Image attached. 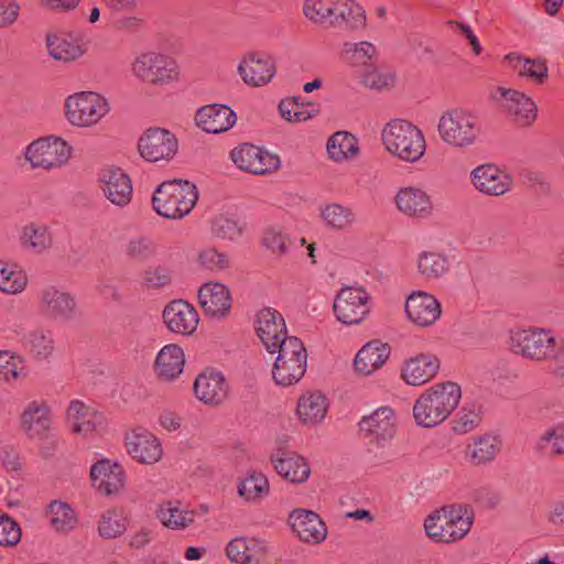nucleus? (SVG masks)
Returning <instances> with one entry per match:
<instances>
[{
    "mask_svg": "<svg viewBox=\"0 0 564 564\" xmlns=\"http://www.w3.org/2000/svg\"><path fill=\"white\" fill-rule=\"evenodd\" d=\"M462 397L460 387L452 381L427 389L413 405L415 422L423 427H434L444 422L457 406Z\"/></svg>",
    "mask_w": 564,
    "mask_h": 564,
    "instance_id": "obj_1",
    "label": "nucleus"
},
{
    "mask_svg": "<svg viewBox=\"0 0 564 564\" xmlns=\"http://www.w3.org/2000/svg\"><path fill=\"white\" fill-rule=\"evenodd\" d=\"M197 199L198 191L195 184L174 178L158 186L152 203L159 215L165 218L178 219L194 208Z\"/></svg>",
    "mask_w": 564,
    "mask_h": 564,
    "instance_id": "obj_2",
    "label": "nucleus"
},
{
    "mask_svg": "<svg viewBox=\"0 0 564 564\" xmlns=\"http://www.w3.org/2000/svg\"><path fill=\"white\" fill-rule=\"evenodd\" d=\"M381 137L387 151L405 162L419 161L426 149L422 131L406 120H391Z\"/></svg>",
    "mask_w": 564,
    "mask_h": 564,
    "instance_id": "obj_3",
    "label": "nucleus"
},
{
    "mask_svg": "<svg viewBox=\"0 0 564 564\" xmlns=\"http://www.w3.org/2000/svg\"><path fill=\"white\" fill-rule=\"evenodd\" d=\"M278 357L272 369V378L279 386L289 387L299 382L307 366V352L301 339L284 337L276 347Z\"/></svg>",
    "mask_w": 564,
    "mask_h": 564,
    "instance_id": "obj_4",
    "label": "nucleus"
},
{
    "mask_svg": "<svg viewBox=\"0 0 564 564\" xmlns=\"http://www.w3.org/2000/svg\"><path fill=\"white\" fill-rule=\"evenodd\" d=\"M437 131L442 141L455 149L475 145L480 135L477 118L463 109L445 111L438 119Z\"/></svg>",
    "mask_w": 564,
    "mask_h": 564,
    "instance_id": "obj_5",
    "label": "nucleus"
},
{
    "mask_svg": "<svg viewBox=\"0 0 564 564\" xmlns=\"http://www.w3.org/2000/svg\"><path fill=\"white\" fill-rule=\"evenodd\" d=\"M509 348L525 359L542 362L550 360L556 348V338L552 329L529 327L510 333Z\"/></svg>",
    "mask_w": 564,
    "mask_h": 564,
    "instance_id": "obj_6",
    "label": "nucleus"
},
{
    "mask_svg": "<svg viewBox=\"0 0 564 564\" xmlns=\"http://www.w3.org/2000/svg\"><path fill=\"white\" fill-rule=\"evenodd\" d=\"M132 74L142 82L163 86L176 82L180 70L176 62L164 54L145 52L137 56L131 67Z\"/></svg>",
    "mask_w": 564,
    "mask_h": 564,
    "instance_id": "obj_7",
    "label": "nucleus"
},
{
    "mask_svg": "<svg viewBox=\"0 0 564 564\" xmlns=\"http://www.w3.org/2000/svg\"><path fill=\"white\" fill-rule=\"evenodd\" d=\"M66 118L76 127H91L109 111L107 100L94 91L70 95L65 101Z\"/></svg>",
    "mask_w": 564,
    "mask_h": 564,
    "instance_id": "obj_8",
    "label": "nucleus"
},
{
    "mask_svg": "<svg viewBox=\"0 0 564 564\" xmlns=\"http://www.w3.org/2000/svg\"><path fill=\"white\" fill-rule=\"evenodd\" d=\"M72 155V147L62 138H40L26 147L24 158L34 169L52 170L64 165Z\"/></svg>",
    "mask_w": 564,
    "mask_h": 564,
    "instance_id": "obj_9",
    "label": "nucleus"
},
{
    "mask_svg": "<svg viewBox=\"0 0 564 564\" xmlns=\"http://www.w3.org/2000/svg\"><path fill=\"white\" fill-rule=\"evenodd\" d=\"M333 311L341 324L358 325L370 313V295L362 288H343L334 300Z\"/></svg>",
    "mask_w": 564,
    "mask_h": 564,
    "instance_id": "obj_10",
    "label": "nucleus"
},
{
    "mask_svg": "<svg viewBox=\"0 0 564 564\" xmlns=\"http://www.w3.org/2000/svg\"><path fill=\"white\" fill-rule=\"evenodd\" d=\"M178 149L175 135L163 128H149L140 137L138 151L149 162L170 161Z\"/></svg>",
    "mask_w": 564,
    "mask_h": 564,
    "instance_id": "obj_11",
    "label": "nucleus"
},
{
    "mask_svg": "<svg viewBox=\"0 0 564 564\" xmlns=\"http://www.w3.org/2000/svg\"><path fill=\"white\" fill-rule=\"evenodd\" d=\"M40 310L51 319L69 322L79 315L75 296L55 286H46L40 292Z\"/></svg>",
    "mask_w": 564,
    "mask_h": 564,
    "instance_id": "obj_12",
    "label": "nucleus"
},
{
    "mask_svg": "<svg viewBox=\"0 0 564 564\" xmlns=\"http://www.w3.org/2000/svg\"><path fill=\"white\" fill-rule=\"evenodd\" d=\"M232 162L242 171L267 174L279 170L280 158L249 143L235 148L230 153Z\"/></svg>",
    "mask_w": 564,
    "mask_h": 564,
    "instance_id": "obj_13",
    "label": "nucleus"
},
{
    "mask_svg": "<svg viewBox=\"0 0 564 564\" xmlns=\"http://www.w3.org/2000/svg\"><path fill=\"white\" fill-rule=\"evenodd\" d=\"M497 93L502 98V108L507 117L517 126L528 128L533 124L538 116L536 104L519 90L499 87Z\"/></svg>",
    "mask_w": 564,
    "mask_h": 564,
    "instance_id": "obj_14",
    "label": "nucleus"
},
{
    "mask_svg": "<svg viewBox=\"0 0 564 564\" xmlns=\"http://www.w3.org/2000/svg\"><path fill=\"white\" fill-rule=\"evenodd\" d=\"M275 72V62L272 57L254 52L247 53L238 65L242 80L254 87L271 82Z\"/></svg>",
    "mask_w": 564,
    "mask_h": 564,
    "instance_id": "obj_15",
    "label": "nucleus"
},
{
    "mask_svg": "<svg viewBox=\"0 0 564 564\" xmlns=\"http://www.w3.org/2000/svg\"><path fill=\"white\" fill-rule=\"evenodd\" d=\"M257 334L270 354L276 352V347L286 335L283 316L276 310L264 307L257 314Z\"/></svg>",
    "mask_w": 564,
    "mask_h": 564,
    "instance_id": "obj_16",
    "label": "nucleus"
},
{
    "mask_svg": "<svg viewBox=\"0 0 564 564\" xmlns=\"http://www.w3.org/2000/svg\"><path fill=\"white\" fill-rule=\"evenodd\" d=\"M51 412L46 401H31L21 413V430L31 438H47L52 425Z\"/></svg>",
    "mask_w": 564,
    "mask_h": 564,
    "instance_id": "obj_17",
    "label": "nucleus"
},
{
    "mask_svg": "<svg viewBox=\"0 0 564 564\" xmlns=\"http://www.w3.org/2000/svg\"><path fill=\"white\" fill-rule=\"evenodd\" d=\"M405 312L415 325L426 327L440 318L441 304L432 294L416 291L406 299Z\"/></svg>",
    "mask_w": 564,
    "mask_h": 564,
    "instance_id": "obj_18",
    "label": "nucleus"
},
{
    "mask_svg": "<svg viewBox=\"0 0 564 564\" xmlns=\"http://www.w3.org/2000/svg\"><path fill=\"white\" fill-rule=\"evenodd\" d=\"M163 319L171 332L181 335L193 334L199 322L197 311L183 300L170 302L163 311Z\"/></svg>",
    "mask_w": 564,
    "mask_h": 564,
    "instance_id": "obj_19",
    "label": "nucleus"
},
{
    "mask_svg": "<svg viewBox=\"0 0 564 564\" xmlns=\"http://www.w3.org/2000/svg\"><path fill=\"white\" fill-rule=\"evenodd\" d=\"M100 183L105 196L120 207L128 205L132 197V182L119 167H107L100 173Z\"/></svg>",
    "mask_w": 564,
    "mask_h": 564,
    "instance_id": "obj_20",
    "label": "nucleus"
},
{
    "mask_svg": "<svg viewBox=\"0 0 564 564\" xmlns=\"http://www.w3.org/2000/svg\"><path fill=\"white\" fill-rule=\"evenodd\" d=\"M471 182L479 192L500 196L509 192L512 178L494 164H482L473 170Z\"/></svg>",
    "mask_w": 564,
    "mask_h": 564,
    "instance_id": "obj_21",
    "label": "nucleus"
},
{
    "mask_svg": "<svg viewBox=\"0 0 564 564\" xmlns=\"http://www.w3.org/2000/svg\"><path fill=\"white\" fill-rule=\"evenodd\" d=\"M194 392L202 402L218 405L227 399L229 386L221 372L205 370L197 376Z\"/></svg>",
    "mask_w": 564,
    "mask_h": 564,
    "instance_id": "obj_22",
    "label": "nucleus"
},
{
    "mask_svg": "<svg viewBox=\"0 0 564 564\" xmlns=\"http://www.w3.org/2000/svg\"><path fill=\"white\" fill-rule=\"evenodd\" d=\"M290 524L304 542L321 543L327 536V529L321 517L305 509L293 510L289 517Z\"/></svg>",
    "mask_w": 564,
    "mask_h": 564,
    "instance_id": "obj_23",
    "label": "nucleus"
},
{
    "mask_svg": "<svg viewBox=\"0 0 564 564\" xmlns=\"http://www.w3.org/2000/svg\"><path fill=\"white\" fill-rule=\"evenodd\" d=\"M359 426L371 443L379 445L387 442L395 434L393 411L388 406L380 408L370 415L364 416Z\"/></svg>",
    "mask_w": 564,
    "mask_h": 564,
    "instance_id": "obj_24",
    "label": "nucleus"
},
{
    "mask_svg": "<svg viewBox=\"0 0 564 564\" xmlns=\"http://www.w3.org/2000/svg\"><path fill=\"white\" fill-rule=\"evenodd\" d=\"M440 514L443 517L445 532L448 533L452 543L467 535L475 519L473 508L463 503L444 506Z\"/></svg>",
    "mask_w": 564,
    "mask_h": 564,
    "instance_id": "obj_25",
    "label": "nucleus"
},
{
    "mask_svg": "<svg viewBox=\"0 0 564 564\" xmlns=\"http://www.w3.org/2000/svg\"><path fill=\"white\" fill-rule=\"evenodd\" d=\"M198 300L206 315L225 317L231 308L228 288L218 282H206L198 291Z\"/></svg>",
    "mask_w": 564,
    "mask_h": 564,
    "instance_id": "obj_26",
    "label": "nucleus"
},
{
    "mask_svg": "<svg viewBox=\"0 0 564 564\" xmlns=\"http://www.w3.org/2000/svg\"><path fill=\"white\" fill-rule=\"evenodd\" d=\"M90 478L95 488L107 496L117 494L124 486L122 467L107 458L98 460L91 466Z\"/></svg>",
    "mask_w": 564,
    "mask_h": 564,
    "instance_id": "obj_27",
    "label": "nucleus"
},
{
    "mask_svg": "<svg viewBox=\"0 0 564 564\" xmlns=\"http://www.w3.org/2000/svg\"><path fill=\"white\" fill-rule=\"evenodd\" d=\"M236 113L224 105L202 107L195 116L196 124L207 133H220L229 130L236 122Z\"/></svg>",
    "mask_w": 564,
    "mask_h": 564,
    "instance_id": "obj_28",
    "label": "nucleus"
},
{
    "mask_svg": "<svg viewBox=\"0 0 564 564\" xmlns=\"http://www.w3.org/2000/svg\"><path fill=\"white\" fill-rule=\"evenodd\" d=\"M274 469L284 479L291 482H304L311 474V468L304 457L289 453L284 449H278L270 457Z\"/></svg>",
    "mask_w": 564,
    "mask_h": 564,
    "instance_id": "obj_29",
    "label": "nucleus"
},
{
    "mask_svg": "<svg viewBox=\"0 0 564 564\" xmlns=\"http://www.w3.org/2000/svg\"><path fill=\"white\" fill-rule=\"evenodd\" d=\"M66 420L74 434L86 435L104 424L101 414L79 400L70 401Z\"/></svg>",
    "mask_w": 564,
    "mask_h": 564,
    "instance_id": "obj_30",
    "label": "nucleus"
},
{
    "mask_svg": "<svg viewBox=\"0 0 564 564\" xmlns=\"http://www.w3.org/2000/svg\"><path fill=\"white\" fill-rule=\"evenodd\" d=\"M395 204L403 214L417 218L427 217L433 209L430 196L423 189L411 186L398 192Z\"/></svg>",
    "mask_w": 564,
    "mask_h": 564,
    "instance_id": "obj_31",
    "label": "nucleus"
},
{
    "mask_svg": "<svg viewBox=\"0 0 564 564\" xmlns=\"http://www.w3.org/2000/svg\"><path fill=\"white\" fill-rule=\"evenodd\" d=\"M440 369V361L433 355L421 354L408 360L402 378L408 384L420 386L431 380Z\"/></svg>",
    "mask_w": 564,
    "mask_h": 564,
    "instance_id": "obj_32",
    "label": "nucleus"
},
{
    "mask_svg": "<svg viewBox=\"0 0 564 564\" xmlns=\"http://www.w3.org/2000/svg\"><path fill=\"white\" fill-rule=\"evenodd\" d=\"M389 355L388 344L377 340L369 341L357 352L354 361L355 370L364 376L371 375L383 366Z\"/></svg>",
    "mask_w": 564,
    "mask_h": 564,
    "instance_id": "obj_33",
    "label": "nucleus"
},
{
    "mask_svg": "<svg viewBox=\"0 0 564 564\" xmlns=\"http://www.w3.org/2000/svg\"><path fill=\"white\" fill-rule=\"evenodd\" d=\"M127 448L130 455L142 464H154L162 457L160 441L150 433H134L128 437Z\"/></svg>",
    "mask_w": 564,
    "mask_h": 564,
    "instance_id": "obj_34",
    "label": "nucleus"
},
{
    "mask_svg": "<svg viewBox=\"0 0 564 564\" xmlns=\"http://www.w3.org/2000/svg\"><path fill=\"white\" fill-rule=\"evenodd\" d=\"M184 364L185 357L182 348L170 344L164 346L158 354L155 370L160 378L172 380L182 373Z\"/></svg>",
    "mask_w": 564,
    "mask_h": 564,
    "instance_id": "obj_35",
    "label": "nucleus"
},
{
    "mask_svg": "<svg viewBox=\"0 0 564 564\" xmlns=\"http://www.w3.org/2000/svg\"><path fill=\"white\" fill-rule=\"evenodd\" d=\"M328 403L319 392L302 395L297 402V415L304 424H317L326 415Z\"/></svg>",
    "mask_w": 564,
    "mask_h": 564,
    "instance_id": "obj_36",
    "label": "nucleus"
},
{
    "mask_svg": "<svg viewBox=\"0 0 564 564\" xmlns=\"http://www.w3.org/2000/svg\"><path fill=\"white\" fill-rule=\"evenodd\" d=\"M499 451V442L491 435L475 438L465 449V458L474 466L491 462Z\"/></svg>",
    "mask_w": 564,
    "mask_h": 564,
    "instance_id": "obj_37",
    "label": "nucleus"
},
{
    "mask_svg": "<svg viewBox=\"0 0 564 564\" xmlns=\"http://www.w3.org/2000/svg\"><path fill=\"white\" fill-rule=\"evenodd\" d=\"M339 3L334 0H306L303 10L308 20L333 26V20L341 12Z\"/></svg>",
    "mask_w": 564,
    "mask_h": 564,
    "instance_id": "obj_38",
    "label": "nucleus"
},
{
    "mask_svg": "<svg viewBox=\"0 0 564 564\" xmlns=\"http://www.w3.org/2000/svg\"><path fill=\"white\" fill-rule=\"evenodd\" d=\"M327 152L332 160L340 162L355 158L359 148L356 138L351 133L338 131L329 138Z\"/></svg>",
    "mask_w": 564,
    "mask_h": 564,
    "instance_id": "obj_39",
    "label": "nucleus"
},
{
    "mask_svg": "<svg viewBox=\"0 0 564 564\" xmlns=\"http://www.w3.org/2000/svg\"><path fill=\"white\" fill-rule=\"evenodd\" d=\"M506 58L520 76L530 77L538 84H543L549 77V67L545 59L523 58L516 53L508 54Z\"/></svg>",
    "mask_w": 564,
    "mask_h": 564,
    "instance_id": "obj_40",
    "label": "nucleus"
},
{
    "mask_svg": "<svg viewBox=\"0 0 564 564\" xmlns=\"http://www.w3.org/2000/svg\"><path fill=\"white\" fill-rule=\"evenodd\" d=\"M339 6L341 12L333 20V26L348 31H356L366 26V14L360 6L347 0H340Z\"/></svg>",
    "mask_w": 564,
    "mask_h": 564,
    "instance_id": "obj_41",
    "label": "nucleus"
},
{
    "mask_svg": "<svg viewBox=\"0 0 564 564\" xmlns=\"http://www.w3.org/2000/svg\"><path fill=\"white\" fill-rule=\"evenodd\" d=\"M417 270L419 273L426 280H438L448 270L447 259L441 253L424 251L419 254Z\"/></svg>",
    "mask_w": 564,
    "mask_h": 564,
    "instance_id": "obj_42",
    "label": "nucleus"
},
{
    "mask_svg": "<svg viewBox=\"0 0 564 564\" xmlns=\"http://www.w3.org/2000/svg\"><path fill=\"white\" fill-rule=\"evenodd\" d=\"M46 46L50 55L56 61L73 62L84 54L80 45L69 42L63 36L48 34Z\"/></svg>",
    "mask_w": 564,
    "mask_h": 564,
    "instance_id": "obj_43",
    "label": "nucleus"
},
{
    "mask_svg": "<svg viewBox=\"0 0 564 564\" xmlns=\"http://www.w3.org/2000/svg\"><path fill=\"white\" fill-rule=\"evenodd\" d=\"M269 492V482L267 477L253 471L245 478L238 486V494L248 501H254L267 496Z\"/></svg>",
    "mask_w": 564,
    "mask_h": 564,
    "instance_id": "obj_44",
    "label": "nucleus"
},
{
    "mask_svg": "<svg viewBox=\"0 0 564 564\" xmlns=\"http://www.w3.org/2000/svg\"><path fill=\"white\" fill-rule=\"evenodd\" d=\"M127 530L122 514L116 509L106 510L98 523V533L104 539H116Z\"/></svg>",
    "mask_w": 564,
    "mask_h": 564,
    "instance_id": "obj_45",
    "label": "nucleus"
},
{
    "mask_svg": "<svg viewBox=\"0 0 564 564\" xmlns=\"http://www.w3.org/2000/svg\"><path fill=\"white\" fill-rule=\"evenodd\" d=\"M194 511L180 510L171 502L161 506L158 517L163 525L171 529H184L194 522Z\"/></svg>",
    "mask_w": 564,
    "mask_h": 564,
    "instance_id": "obj_46",
    "label": "nucleus"
},
{
    "mask_svg": "<svg viewBox=\"0 0 564 564\" xmlns=\"http://www.w3.org/2000/svg\"><path fill=\"white\" fill-rule=\"evenodd\" d=\"M51 512V525L61 532L72 530L76 522V514L74 510L65 502L53 501L48 506Z\"/></svg>",
    "mask_w": 564,
    "mask_h": 564,
    "instance_id": "obj_47",
    "label": "nucleus"
},
{
    "mask_svg": "<svg viewBox=\"0 0 564 564\" xmlns=\"http://www.w3.org/2000/svg\"><path fill=\"white\" fill-rule=\"evenodd\" d=\"M322 216L328 226L338 230L346 229L355 223L352 210L340 204L327 205Z\"/></svg>",
    "mask_w": 564,
    "mask_h": 564,
    "instance_id": "obj_48",
    "label": "nucleus"
},
{
    "mask_svg": "<svg viewBox=\"0 0 564 564\" xmlns=\"http://www.w3.org/2000/svg\"><path fill=\"white\" fill-rule=\"evenodd\" d=\"M31 350L41 359H47L54 351V339L51 330L36 328L30 332Z\"/></svg>",
    "mask_w": 564,
    "mask_h": 564,
    "instance_id": "obj_49",
    "label": "nucleus"
},
{
    "mask_svg": "<svg viewBox=\"0 0 564 564\" xmlns=\"http://www.w3.org/2000/svg\"><path fill=\"white\" fill-rule=\"evenodd\" d=\"M538 447L551 456L564 455V425H556L547 430L540 437Z\"/></svg>",
    "mask_w": 564,
    "mask_h": 564,
    "instance_id": "obj_50",
    "label": "nucleus"
},
{
    "mask_svg": "<svg viewBox=\"0 0 564 564\" xmlns=\"http://www.w3.org/2000/svg\"><path fill=\"white\" fill-rule=\"evenodd\" d=\"M22 239L32 248L46 250L52 245V237L44 225L30 224L23 228Z\"/></svg>",
    "mask_w": 564,
    "mask_h": 564,
    "instance_id": "obj_51",
    "label": "nucleus"
},
{
    "mask_svg": "<svg viewBox=\"0 0 564 564\" xmlns=\"http://www.w3.org/2000/svg\"><path fill=\"white\" fill-rule=\"evenodd\" d=\"M26 283V276L22 271H17L9 267H0V291L8 294H17L25 289Z\"/></svg>",
    "mask_w": 564,
    "mask_h": 564,
    "instance_id": "obj_52",
    "label": "nucleus"
},
{
    "mask_svg": "<svg viewBox=\"0 0 564 564\" xmlns=\"http://www.w3.org/2000/svg\"><path fill=\"white\" fill-rule=\"evenodd\" d=\"M213 234L223 240H235L242 234V226L232 218L219 215L213 221Z\"/></svg>",
    "mask_w": 564,
    "mask_h": 564,
    "instance_id": "obj_53",
    "label": "nucleus"
},
{
    "mask_svg": "<svg viewBox=\"0 0 564 564\" xmlns=\"http://www.w3.org/2000/svg\"><path fill=\"white\" fill-rule=\"evenodd\" d=\"M155 251L153 241L145 237L133 238L126 246L127 256L134 261H145L153 257Z\"/></svg>",
    "mask_w": 564,
    "mask_h": 564,
    "instance_id": "obj_54",
    "label": "nucleus"
},
{
    "mask_svg": "<svg viewBox=\"0 0 564 564\" xmlns=\"http://www.w3.org/2000/svg\"><path fill=\"white\" fill-rule=\"evenodd\" d=\"M279 111L281 117L290 122L306 121L317 113V109H313L312 112L300 110L297 97L282 99L279 104Z\"/></svg>",
    "mask_w": 564,
    "mask_h": 564,
    "instance_id": "obj_55",
    "label": "nucleus"
},
{
    "mask_svg": "<svg viewBox=\"0 0 564 564\" xmlns=\"http://www.w3.org/2000/svg\"><path fill=\"white\" fill-rule=\"evenodd\" d=\"M21 540L19 524L9 516L0 512V545L13 546Z\"/></svg>",
    "mask_w": 564,
    "mask_h": 564,
    "instance_id": "obj_56",
    "label": "nucleus"
},
{
    "mask_svg": "<svg viewBox=\"0 0 564 564\" xmlns=\"http://www.w3.org/2000/svg\"><path fill=\"white\" fill-rule=\"evenodd\" d=\"M441 509L434 511L424 521L426 534L436 542L452 543L448 533L445 532L443 517L440 514Z\"/></svg>",
    "mask_w": 564,
    "mask_h": 564,
    "instance_id": "obj_57",
    "label": "nucleus"
},
{
    "mask_svg": "<svg viewBox=\"0 0 564 564\" xmlns=\"http://www.w3.org/2000/svg\"><path fill=\"white\" fill-rule=\"evenodd\" d=\"M172 281V271L163 265L150 267L143 272V283L148 288L159 289Z\"/></svg>",
    "mask_w": 564,
    "mask_h": 564,
    "instance_id": "obj_58",
    "label": "nucleus"
},
{
    "mask_svg": "<svg viewBox=\"0 0 564 564\" xmlns=\"http://www.w3.org/2000/svg\"><path fill=\"white\" fill-rule=\"evenodd\" d=\"M15 359H20L17 352L10 350H0V379L10 382L18 379L20 373L15 364Z\"/></svg>",
    "mask_w": 564,
    "mask_h": 564,
    "instance_id": "obj_59",
    "label": "nucleus"
},
{
    "mask_svg": "<svg viewBox=\"0 0 564 564\" xmlns=\"http://www.w3.org/2000/svg\"><path fill=\"white\" fill-rule=\"evenodd\" d=\"M199 263L208 270H223L228 267V259L216 249L208 248L198 253Z\"/></svg>",
    "mask_w": 564,
    "mask_h": 564,
    "instance_id": "obj_60",
    "label": "nucleus"
},
{
    "mask_svg": "<svg viewBox=\"0 0 564 564\" xmlns=\"http://www.w3.org/2000/svg\"><path fill=\"white\" fill-rule=\"evenodd\" d=\"M247 541L242 538L234 539L226 547V554L231 562L248 564L251 562V555L248 553Z\"/></svg>",
    "mask_w": 564,
    "mask_h": 564,
    "instance_id": "obj_61",
    "label": "nucleus"
},
{
    "mask_svg": "<svg viewBox=\"0 0 564 564\" xmlns=\"http://www.w3.org/2000/svg\"><path fill=\"white\" fill-rule=\"evenodd\" d=\"M480 422V416L478 413L474 410L466 411L463 409L462 413H459V416L454 422L453 430L456 433L465 434L470 431H473L476 426H478Z\"/></svg>",
    "mask_w": 564,
    "mask_h": 564,
    "instance_id": "obj_62",
    "label": "nucleus"
},
{
    "mask_svg": "<svg viewBox=\"0 0 564 564\" xmlns=\"http://www.w3.org/2000/svg\"><path fill=\"white\" fill-rule=\"evenodd\" d=\"M263 245L278 256H282L286 252V238L274 229L265 230Z\"/></svg>",
    "mask_w": 564,
    "mask_h": 564,
    "instance_id": "obj_63",
    "label": "nucleus"
},
{
    "mask_svg": "<svg viewBox=\"0 0 564 564\" xmlns=\"http://www.w3.org/2000/svg\"><path fill=\"white\" fill-rule=\"evenodd\" d=\"M393 76L389 74H381L373 69L365 74L364 83L369 88L381 89L390 86L393 83Z\"/></svg>",
    "mask_w": 564,
    "mask_h": 564,
    "instance_id": "obj_64",
    "label": "nucleus"
}]
</instances>
